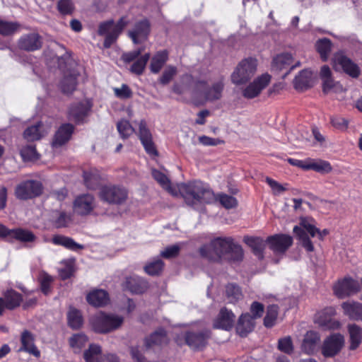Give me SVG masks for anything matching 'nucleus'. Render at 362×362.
<instances>
[{
    "label": "nucleus",
    "instance_id": "28",
    "mask_svg": "<svg viewBox=\"0 0 362 362\" xmlns=\"http://www.w3.org/2000/svg\"><path fill=\"white\" fill-rule=\"evenodd\" d=\"M124 288L133 293H141L146 288V282L138 276L127 277Z\"/></svg>",
    "mask_w": 362,
    "mask_h": 362
},
{
    "label": "nucleus",
    "instance_id": "23",
    "mask_svg": "<svg viewBox=\"0 0 362 362\" xmlns=\"http://www.w3.org/2000/svg\"><path fill=\"white\" fill-rule=\"evenodd\" d=\"M234 321L235 315L233 312L226 308H223L214 320L213 327L215 329L229 330L232 328Z\"/></svg>",
    "mask_w": 362,
    "mask_h": 362
},
{
    "label": "nucleus",
    "instance_id": "50",
    "mask_svg": "<svg viewBox=\"0 0 362 362\" xmlns=\"http://www.w3.org/2000/svg\"><path fill=\"white\" fill-rule=\"evenodd\" d=\"M278 315V306L270 305L267 307V313L264 319V325L267 327L274 326Z\"/></svg>",
    "mask_w": 362,
    "mask_h": 362
},
{
    "label": "nucleus",
    "instance_id": "11",
    "mask_svg": "<svg viewBox=\"0 0 362 362\" xmlns=\"http://www.w3.org/2000/svg\"><path fill=\"white\" fill-rule=\"evenodd\" d=\"M344 339L340 334H334L328 337L323 342L322 354L326 358L336 356L344 346Z\"/></svg>",
    "mask_w": 362,
    "mask_h": 362
},
{
    "label": "nucleus",
    "instance_id": "18",
    "mask_svg": "<svg viewBox=\"0 0 362 362\" xmlns=\"http://www.w3.org/2000/svg\"><path fill=\"white\" fill-rule=\"evenodd\" d=\"M95 206V198L90 194H85L78 196L74 202V208L75 211L80 215H88Z\"/></svg>",
    "mask_w": 362,
    "mask_h": 362
},
{
    "label": "nucleus",
    "instance_id": "63",
    "mask_svg": "<svg viewBox=\"0 0 362 362\" xmlns=\"http://www.w3.org/2000/svg\"><path fill=\"white\" fill-rule=\"evenodd\" d=\"M266 182L271 187L274 195H280L287 189L285 186L269 177H266Z\"/></svg>",
    "mask_w": 362,
    "mask_h": 362
},
{
    "label": "nucleus",
    "instance_id": "64",
    "mask_svg": "<svg viewBox=\"0 0 362 362\" xmlns=\"http://www.w3.org/2000/svg\"><path fill=\"white\" fill-rule=\"evenodd\" d=\"M228 254L230 255V259L234 262L241 261L244 255L242 247L240 245L235 243L233 245V247Z\"/></svg>",
    "mask_w": 362,
    "mask_h": 362
},
{
    "label": "nucleus",
    "instance_id": "22",
    "mask_svg": "<svg viewBox=\"0 0 362 362\" xmlns=\"http://www.w3.org/2000/svg\"><path fill=\"white\" fill-rule=\"evenodd\" d=\"M21 346L18 349V352H26L36 358L40 356V351L35 344V337L33 334L28 330H24L21 334Z\"/></svg>",
    "mask_w": 362,
    "mask_h": 362
},
{
    "label": "nucleus",
    "instance_id": "51",
    "mask_svg": "<svg viewBox=\"0 0 362 362\" xmlns=\"http://www.w3.org/2000/svg\"><path fill=\"white\" fill-rule=\"evenodd\" d=\"M316 48L322 60L326 61L331 50V42L326 38L319 40L316 43Z\"/></svg>",
    "mask_w": 362,
    "mask_h": 362
},
{
    "label": "nucleus",
    "instance_id": "14",
    "mask_svg": "<svg viewBox=\"0 0 362 362\" xmlns=\"http://www.w3.org/2000/svg\"><path fill=\"white\" fill-rule=\"evenodd\" d=\"M224 85L223 82L214 83L210 88H206V83L199 81L196 83V91L203 89V96L206 101L213 102L219 100L222 96Z\"/></svg>",
    "mask_w": 362,
    "mask_h": 362
},
{
    "label": "nucleus",
    "instance_id": "61",
    "mask_svg": "<svg viewBox=\"0 0 362 362\" xmlns=\"http://www.w3.org/2000/svg\"><path fill=\"white\" fill-rule=\"evenodd\" d=\"M278 348L286 354H291L293 350L292 340L290 337L280 339L278 343Z\"/></svg>",
    "mask_w": 362,
    "mask_h": 362
},
{
    "label": "nucleus",
    "instance_id": "38",
    "mask_svg": "<svg viewBox=\"0 0 362 362\" xmlns=\"http://www.w3.org/2000/svg\"><path fill=\"white\" fill-rule=\"evenodd\" d=\"M348 332L350 341L349 349L355 350L362 341V328L356 324H352L348 326Z\"/></svg>",
    "mask_w": 362,
    "mask_h": 362
},
{
    "label": "nucleus",
    "instance_id": "29",
    "mask_svg": "<svg viewBox=\"0 0 362 362\" xmlns=\"http://www.w3.org/2000/svg\"><path fill=\"white\" fill-rule=\"evenodd\" d=\"M344 313L350 319L362 321V303L358 302H344L341 304Z\"/></svg>",
    "mask_w": 362,
    "mask_h": 362
},
{
    "label": "nucleus",
    "instance_id": "31",
    "mask_svg": "<svg viewBox=\"0 0 362 362\" xmlns=\"http://www.w3.org/2000/svg\"><path fill=\"white\" fill-rule=\"evenodd\" d=\"M244 242L252 249L254 255L259 259L264 258V250L265 248V242L259 237H245Z\"/></svg>",
    "mask_w": 362,
    "mask_h": 362
},
{
    "label": "nucleus",
    "instance_id": "1",
    "mask_svg": "<svg viewBox=\"0 0 362 362\" xmlns=\"http://www.w3.org/2000/svg\"><path fill=\"white\" fill-rule=\"evenodd\" d=\"M176 188L177 195L180 194L186 204L193 207L197 204L209 202L213 196L210 189L198 180L178 184Z\"/></svg>",
    "mask_w": 362,
    "mask_h": 362
},
{
    "label": "nucleus",
    "instance_id": "56",
    "mask_svg": "<svg viewBox=\"0 0 362 362\" xmlns=\"http://www.w3.org/2000/svg\"><path fill=\"white\" fill-rule=\"evenodd\" d=\"M20 153L24 160H35L39 158L35 147L31 145L22 148Z\"/></svg>",
    "mask_w": 362,
    "mask_h": 362
},
{
    "label": "nucleus",
    "instance_id": "6",
    "mask_svg": "<svg viewBox=\"0 0 362 362\" xmlns=\"http://www.w3.org/2000/svg\"><path fill=\"white\" fill-rule=\"evenodd\" d=\"M257 69V62L250 58L241 61L231 76L233 83L240 85L247 82L255 74Z\"/></svg>",
    "mask_w": 362,
    "mask_h": 362
},
{
    "label": "nucleus",
    "instance_id": "33",
    "mask_svg": "<svg viewBox=\"0 0 362 362\" xmlns=\"http://www.w3.org/2000/svg\"><path fill=\"white\" fill-rule=\"evenodd\" d=\"M153 177L159 183V185L170 194L174 197L177 196V190L176 187L171 185L170 180L163 173L153 169L151 172Z\"/></svg>",
    "mask_w": 362,
    "mask_h": 362
},
{
    "label": "nucleus",
    "instance_id": "58",
    "mask_svg": "<svg viewBox=\"0 0 362 362\" xmlns=\"http://www.w3.org/2000/svg\"><path fill=\"white\" fill-rule=\"evenodd\" d=\"M180 249L181 247L179 244L168 246L160 252V256L165 259L175 257L179 255Z\"/></svg>",
    "mask_w": 362,
    "mask_h": 362
},
{
    "label": "nucleus",
    "instance_id": "52",
    "mask_svg": "<svg viewBox=\"0 0 362 362\" xmlns=\"http://www.w3.org/2000/svg\"><path fill=\"white\" fill-rule=\"evenodd\" d=\"M164 263L160 259H156L148 263L145 267V272L149 275H158L162 271Z\"/></svg>",
    "mask_w": 362,
    "mask_h": 362
},
{
    "label": "nucleus",
    "instance_id": "59",
    "mask_svg": "<svg viewBox=\"0 0 362 362\" xmlns=\"http://www.w3.org/2000/svg\"><path fill=\"white\" fill-rule=\"evenodd\" d=\"M177 73L176 67L173 66H168L163 71L162 76L159 78V82L163 85H166L170 83L173 78Z\"/></svg>",
    "mask_w": 362,
    "mask_h": 362
},
{
    "label": "nucleus",
    "instance_id": "39",
    "mask_svg": "<svg viewBox=\"0 0 362 362\" xmlns=\"http://www.w3.org/2000/svg\"><path fill=\"white\" fill-rule=\"evenodd\" d=\"M320 76L322 81V90L324 93L329 92L337 86V83H335L332 77V72L328 66L324 65L322 66Z\"/></svg>",
    "mask_w": 362,
    "mask_h": 362
},
{
    "label": "nucleus",
    "instance_id": "9",
    "mask_svg": "<svg viewBox=\"0 0 362 362\" xmlns=\"http://www.w3.org/2000/svg\"><path fill=\"white\" fill-rule=\"evenodd\" d=\"M359 290V282L349 276L339 280L334 286V294L339 298L350 296L358 292Z\"/></svg>",
    "mask_w": 362,
    "mask_h": 362
},
{
    "label": "nucleus",
    "instance_id": "17",
    "mask_svg": "<svg viewBox=\"0 0 362 362\" xmlns=\"http://www.w3.org/2000/svg\"><path fill=\"white\" fill-rule=\"evenodd\" d=\"M300 64V63L298 61L296 64H293L292 55L289 53H283L274 58L272 68L273 70L276 71L288 69V71H287L283 76V77L285 78L291 70L299 66Z\"/></svg>",
    "mask_w": 362,
    "mask_h": 362
},
{
    "label": "nucleus",
    "instance_id": "44",
    "mask_svg": "<svg viewBox=\"0 0 362 362\" xmlns=\"http://www.w3.org/2000/svg\"><path fill=\"white\" fill-rule=\"evenodd\" d=\"M68 324L74 329H79L83 324V317L81 312L74 308H70L67 313Z\"/></svg>",
    "mask_w": 362,
    "mask_h": 362
},
{
    "label": "nucleus",
    "instance_id": "15",
    "mask_svg": "<svg viewBox=\"0 0 362 362\" xmlns=\"http://www.w3.org/2000/svg\"><path fill=\"white\" fill-rule=\"evenodd\" d=\"M139 137L146 151L150 156H158V151L153 141L152 134L147 127L145 120H141L139 124Z\"/></svg>",
    "mask_w": 362,
    "mask_h": 362
},
{
    "label": "nucleus",
    "instance_id": "41",
    "mask_svg": "<svg viewBox=\"0 0 362 362\" xmlns=\"http://www.w3.org/2000/svg\"><path fill=\"white\" fill-rule=\"evenodd\" d=\"M312 78V72L308 69L301 71L299 74L296 76L293 84L297 90L306 89L310 86Z\"/></svg>",
    "mask_w": 362,
    "mask_h": 362
},
{
    "label": "nucleus",
    "instance_id": "43",
    "mask_svg": "<svg viewBox=\"0 0 362 362\" xmlns=\"http://www.w3.org/2000/svg\"><path fill=\"white\" fill-rule=\"evenodd\" d=\"M71 216L64 211H56L52 218V222L55 228L67 227L71 222Z\"/></svg>",
    "mask_w": 362,
    "mask_h": 362
},
{
    "label": "nucleus",
    "instance_id": "7",
    "mask_svg": "<svg viewBox=\"0 0 362 362\" xmlns=\"http://www.w3.org/2000/svg\"><path fill=\"white\" fill-rule=\"evenodd\" d=\"M100 199L110 204H120L127 198V190L117 185H106L100 188Z\"/></svg>",
    "mask_w": 362,
    "mask_h": 362
},
{
    "label": "nucleus",
    "instance_id": "24",
    "mask_svg": "<svg viewBox=\"0 0 362 362\" xmlns=\"http://www.w3.org/2000/svg\"><path fill=\"white\" fill-rule=\"evenodd\" d=\"M320 341V337L317 332H307L301 344V349L306 354H314L318 350Z\"/></svg>",
    "mask_w": 362,
    "mask_h": 362
},
{
    "label": "nucleus",
    "instance_id": "27",
    "mask_svg": "<svg viewBox=\"0 0 362 362\" xmlns=\"http://www.w3.org/2000/svg\"><path fill=\"white\" fill-rule=\"evenodd\" d=\"M255 327V322L249 313L242 314L240 317L236 332L240 337H246Z\"/></svg>",
    "mask_w": 362,
    "mask_h": 362
},
{
    "label": "nucleus",
    "instance_id": "45",
    "mask_svg": "<svg viewBox=\"0 0 362 362\" xmlns=\"http://www.w3.org/2000/svg\"><path fill=\"white\" fill-rule=\"evenodd\" d=\"M6 308L12 310L20 305L22 301L21 295L13 290L8 291L4 294Z\"/></svg>",
    "mask_w": 362,
    "mask_h": 362
},
{
    "label": "nucleus",
    "instance_id": "30",
    "mask_svg": "<svg viewBox=\"0 0 362 362\" xmlns=\"http://www.w3.org/2000/svg\"><path fill=\"white\" fill-rule=\"evenodd\" d=\"M51 241L55 245H61L72 251H78L84 248L83 245L77 243L73 238L62 235H54Z\"/></svg>",
    "mask_w": 362,
    "mask_h": 362
},
{
    "label": "nucleus",
    "instance_id": "62",
    "mask_svg": "<svg viewBox=\"0 0 362 362\" xmlns=\"http://www.w3.org/2000/svg\"><path fill=\"white\" fill-rule=\"evenodd\" d=\"M52 278L47 274H42L40 278V288L45 295H48L50 293V285L52 281Z\"/></svg>",
    "mask_w": 362,
    "mask_h": 362
},
{
    "label": "nucleus",
    "instance_id": "2",
    "mask_svg": "<svg viewBox=\"0 0 362 362\" xmlns=\"http://www.w3.org/2000/svg\"><path fill=\"white\" fill-rule=\"evenodd\" d=\"M233 244V240L230 237L217 238L209 244L203 245L199 249V253L203 257L210 260H218L222 255L228 254Z\"/></svg>",
    "mask_w": 362,
    "mask_h": 362
},
{
    "label": "nucleus",
    "instance_id": "48",
    "mask_svg": "<svg viewBox=\"0 0 362 362\" xmlns=\"http://www.w3.org/2000/svg\"><path fill=\"white\" fill-rule=\"evenodd\" d=\"M226 294L229 303H235L242 298V292L238 286L228 284L226 287Z\"/></svg>",
    "mask_w": 362,
    "mask_h": 362
},
{
    "label": "nucleus",
    "instance_id": "46",
    "mask_svg": "<svg viewBox=\"0 0 362 362\" xmlns=\"http://www.w3.org/2000/svg\"><path fill=\"white\" fill-rule=\"evenodd\" d=\"M150 53H146L139 57L131 66L130 71L136 75H141L146 68V64L150 59Z\"/></svg>",
    "mask_w": 362,
    "mask_h": 362
},
{
    "label": "nucleus",
    "instance_id": "37",
    "mask_svg": "<svg viewBox=\"0 0 362 362\" xmlns=\"http://www.w3.org/2000/svg\"><path fill=\"white\" fill-rule=\"evenodd\" d=\"M47 132L43 129V124L41 122L36 124L28 127L23 133L24 138L28 141H33L40 139Z\"/></svg>",
    "mask_w": 362,
    "mask_h": 362
},
{
    "label": "nucleus",
    "instance_id": "16",
    "mask_svg": "<svg viewBox=\"0 0 362 362\" xmlns=\"http://www.w3.org/2000/svg\"><path fill=\"white\" fill-rule=\"evenodd\" d=\"M333 64L335 69H342L346 74L353 78H356L360 74L358 66L354 64L350 59L342 55H335Z\"/></svg>",
    "mask_w": 362,
    "mask_h": 362
},
{
    "label": "nucleus",
    "instance_id": "8",
    "mask_svg": "<svg viewBox=\"0 0 362 362\" xmlns=\"http://www.w3.org/2000/svg\"><path fill=\"white\" fill-rule=\"evenodd\" d=\"M42 185L37 180H25L18 185L15 189L17 199L27 200L40 196L42 192Z\"/></svg>",
    "mask_w": 362,
    "mask_h": 362
},
{
    "label": "nucleus",
    "instance_id": "57",
    "mask_svg": "<svg viewBox=\"0 0 362 362\" xmlns=\"http://www.w3.org/2000/svg\"><path fill=\"white\" fill-rule=\"evenodd\" d=\"M57 8L62 15H69L74 11V6L71 0H59Z\"/></svg>",
    "mask_w": 362,
    "mask_h": 362
},
{
    "label": "nucleus",
    "instance_id": "5",
    "mask_svg": "<svg viewBox=\"0 0 362 362\" xmlns=\"http://www.w3.org/2000/svg\"><path fill=\"white\" fill-rule=\"evenodd\" d=\"M129 21L126 17H122L117 23L112 20L103 22L100 24L98 28V34L105 35L104 47L109 48L115 42L119 34L122 33Z\"/></svg>",
    "mask_w": 362,
    "mask_h": 362
},
{
    "label": "nucleus",
    "instance_id": "47",
    "mask_svg": "<svg viewBox=\"0 0 362 362\" xmlns=\"http://www.w3.org/2000/svg\"><path fill=\"white\" fill-rule=\"evenodd\" d=\"M83 179L86 186L90 189L97 187L100 182V175L96 170L83 172Z\"/></svg>",
    "mask_w": 362,
    "mask_h": 362
},
{
    "label": "nucleus",
    "instance_id": "36",
    "mask_svg": "<svg viewBox=\"0 0 362 362\" xmlns=\"http://www.w3.org/2000/svg\"><path fill=\"white\" fill-rule=\"evenodd\" d=\"M11 238L22 243H34L37 240V236L30 230L18 228L11 229Z\"/></svg>",
    "mask_w": 362,
    "mask_h": 362
},
{
    "label": "nucleus",
    "instance_id": "12",
    "mask_svg": "<svg viewBox=\"0 0 362 362\" xmlns=\"http://www.w3.org/2000/svg\"><path fill=\"white\" fill-rule=\"evenodd\" d=\"M270 249L275 254H284L293 244V238L289 235L276 234L267 238Z\"/></svg>",
    "mask_w": 362,
    "mask_h": 362
},
{
    "label": "nucleus",
    "instance_id": "42",
    "mask_svg": "<svg viewBox=\"0 0 362 362\" xmlns=\"http://www.w3.org/2000/svg\"><path fill=\"white\" fill-rule=\"evenodd\" d=\"M167 341L166 332L160 328L146 339V346L150 348L153 345H161Z\"/></svg>",
    "mask_w": 362,
    "mask_h": 362
},
{
    "label": "nucleus",
    "instance_id": "60",
    "mask_svg": "<svg viewBox=\"0 0 362 362\" xmlns=\"http://www.w3.org/2000/svg\"><path fill=\"white\" fill-rule=\"evenodd\" d=\"M218 199L225 208L231 209L237 206L236 199L230 195L220 194L218 195Z\"/></svg>",
    "mask_w": 362,
    "mask_h": 362
},
{
    "label": "nucleus",
    "instance_id": "53",
    "mask_svg": "<svg viewBox=\"0 0 362 362\" xmlns=\"http://www.w3.org/2000/svg\"><path fill=\"white\" fill-rule=\"evenodd\" d=\"M117 128L122 139L128 138L134 132L129 121L126 119L119 121L117 124Z\"/></svg>",
    "mask_w": 362,
    "mask_h": 362
},
{
    "label": "nucleus",
    "instance_id": "10",
    "mask_svg": "<svg viewBox=\"0 0 362 362\" xmlns=\"http://www.w3.org/2000/svg\"><path fill=\"white\" fill-rule=\"evenodd\" d=\"M335 315V310L332 307L325 308L317 312L314 317V322L323 329H336L340 327V323L334 320L332 317Z\"/></svg>",
    "mask_w": 362,
    "mask_h": 362
},
{
    "label": "nucleus",
    "instance_id": "40",
    "mask_svg": "<svg viewBox=\"0 0 362 362\" xmlns=\"http://www.w3.org/2000/svg\"><path fill=\"white\" fill-rule=\"evenodd\" d=\"M77 76L78 74L75 71L64 74L60 84L64 93H70L75 90L77 85Z\"/></svg>",
    "mask_w": 362,
    "mask_h": 362
},
{
    "label": "nucleus",
    "instance_id": "20",
    "mask_svg": "<svg viewBox=\"0 0 362 362\" xmlns=\"http://www.w3.org/2000/svg\"><path fill=\"white\" fill-rule=\"evenodd\" d=\"M42 41L40 35L37 33H30L22 35L18 42L21 49L33 52L41 48Z\"/></svg>",
    "mask_w": 362,
    "mask_h": 362
},
{
    "label": "nucleus",
    "instance_id": "49",
    "mask_svg": "<svg viewBox=\"0 0 362 362\" xmlns=\"http://www.w3.org/2000/svg\"><path fill=\"white\" fill-rule=\"evenodd\" d=\"M101 355V348L96 344H90L88 349L85 351L83 358L86 362H98Z\"/></svg>",
    "mask_w": 362,
    "mask_h": 362
},
{
    "label": "nucleus",
    "instance_id": "21",
    "mask_svg": "<svg viewBox=\"0 0 362 362\" xmlns=\"http://www.w3.org/2000/svg\"><path fill=\"white\" fill-rule=\"evenodd\" d=\"M210 332L208 330L199 332H187L185 335L186 344L194 350L202 349L209 337Z\"/></svg>",
    "mask_w": 362,
    "mask_h": 362
},
{
    "label": "nucleus",
    "instance_id": "35",
    "mask_svg": "<svg viewBox=\"0 0 362 362\" xmlns=\"http://www.w3.org/2000/svg\"><path fill=\"white\" fill-rule=\"evenodd\" d=\"M168 59V52L161 50L156 52L151 60L149 69L153 74H158Z\"/></svg>",
    "mask_w": 362,
    "mask_h": 362
},
{
    "label": "nucleus",
    "instance_id": "54",
    "mask_svg": "<svg viewBox=\"0 0 362 362\" xmlns=\"http://www.w3.org/2000/svg\"><path fill=\"white\" fill-rule=\"evenodd\" d=\"M18 27L19 25L17 23L0 20V34L2 35H10L13 34Z\"/></svg>",
    "mask_w": 362,
    "mask_h": 362
},
{
    "label": "nucleus",
    "instance_id": "4",
    "mask_svg": "<svg viewBox=\"0 0 362 362\" xmlns=\"http://www.w3.org/2000/svg\"><path fill=\"white\" fill-rule=\"evenodd\" d=\"M122 316L100 313L91 319V324L95 332L105 334L118 329L123 323Z\"/></svg>",
    "mask_w": 362,
    "mask_h": 362
},
{
    "label": "nucleus",
    "instance_id": "26",
    "mask_svg": "<svg viewBox=\"0 0 362 362\" xmlns=\"http://www.w3.org/2000/svg\"><path fill=\"white\" fill-rule=\"evenodd\" d=\"M74 130V127L71 124L66 123L61 125L54 134L52 143V146L58 148L67 143L71 139Z\"/></svg>",
    "mask_w": 362,
    "mask_h": 362
},
{
    "label": "nucleus",
    "instance_id": "13",
    "mask_svg": "<svg viewBox=\"0 0 362 362\" xmlns=\"http://www.w3.org/2000/svg\"><path fill=\"white\" fill-rule=\"evenodd\" d=\"M271 81V76L264 74L250 83L243 91V95L247 99L258 96Z\"/></svg>",
    "mask_w": 362,
    "mask_h": 362
},
{
    "label": "nucleus",
    "instance_id": "3",
    "mask_svg": "<svg viewBox=\"0 0 362 362\" xmlns=\"http://www.w3.org/2000/svg\"><path fill=\"white\" fill-rule=\"evenodd\" d=\"M293 231L307 252H313L314 250L313 243L307 234V233H309L313 238L318 231V228L315 226V221L312 218H300V226H294Z\"/></svg>",
    "mask_w": 362,
    "mask_h": 362
},
{
    "label": "nucleus",
    "instance_id": "34",
    "mask_svg": "<svg viewBox=\"0 0 362 362\" xmlns=\"http://www.w3.org/2000/svg\"><path fill=\"white\" fill-rule=\"evenodd\" d=\"M310 170L321 174H326L332 170V167L327 160L308 158L307 170Z\"/></svg>",
    "mask_w": 362,
    "mask_h": 362
},
{
    "label": "nucleus",
    "instance_id": "19",
    "mask_svg": "<svg viewBox=\"0 0 362 362\" xmlns=\"http://www.w3.org/2000/svg\"><path fill=\"white\" fill-rule=\"evenodd\" d=\"M150 33V23L147 19L137 22L134 28L129 30L128 35L134 44L144 42Z\"/></svg>",
    "mask_w": 362,
    "mask_h": 362
},
{
    "label": "nucleus",
    "instance_id": "55",
    "mask_svg": "<svg viewBox=\"0 0 362 362\" xmlns=\"http://www.w3.org/2000/svg\"><path fill=\"white\" fill-rule=\"evenodd\" d=\"M88 341L87 337L82 333L73 335L69 340L70 345L72 348L79 351L83 347Z\"/></svg>",
    "mask_w": 362,
    "mask_h": 362
},
{
    "label": "nucleus",
    "instance_id": "32",
    "mask_svg": "<svg viewBox=\"0 0 362 362\" xmlns=\"http://www.w3.org/2000/svg\"><path fill=\"white\" fill-rule=\"evenodd\" d=\"M86 300L89 304L95 307H102L109 301L108 293L102 289L95 290L87 295Z\"/></svg>",
    "mask_w": 362,
    "mask_h": 362
},
{
    "label": "nucleus",
    "instance_id": "25",
    "mask_svg": "<svg viewBox=\"0 0 362 362\" xmlns=\"http://www.w3.org/2000/svg\"><path fill=\"white\" fill-rule=\"evenodd\" d=\"M91 109L88 101H83L73 105L69 111V119L76 123L82 122Z\"/></svg>",
    "mask_w": 362,
    "mask_h": 362
}]
</instances>
